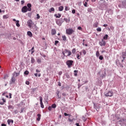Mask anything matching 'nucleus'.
Returning <instances> with one entry per match:
<instances>
[{
	"mask_svg": "<svg viewBox=\"0 0 126 126\" xmlns=\"http://www.w3.org/2000/svg\"><path fill=\"white\" fill-rule=\"evenodd\" d=\"M54 16H55V17H56V18H60V17H61L62 15H61V14H60V13H58V14H55L54 15Z\"/></svg>",
	"mask_w": 126,
	"mask_h": 126,
	"instance_id": "4468645a",
	"label": "nucleus"
},
{
	"mask_svg": "<svg viewBox=\"0 0 126 126\" xmlns=\"http://www.w3.org/2000/svg\"><path fill=\"white\" fill-rule=\"evenodd\" d=\"M31 51H32V55L33 54V53H34V47H33L32 49H31Z\"/></svg>",
	"mask_w": 126,
	"mask_h": 126,
	"instance_id": "79ce46f5",
	"label": "nucleus"
},
{
	"mask_svg": "<svg viewBox=\"0 0 126 126\" xmlns=\"http://www.w3.org/2000/svg\"><path fill=\"white\" fill-rule=\"evenodd\" d=\"M59 11H63V6H61L59 7Z\"/></svg>",
	"mask_w": 126,
	"mask_h": 126,
	"instance_id": "412c9836",
	"label": "nucleus"
},
{
	"mask_svg": "<svg viewBox=\"0 0 126 126\" xmlns=\"http://www.w3.org/2000/svg\"><path fill=\"white\" fill-rule=\"evenodd\" d=\"M27 34L28 35V36H29V37H32L33 36V34H32V32L30 31H28L27 32Z\"/></svg>",
	"mask_w": 126,
	"mask_h": 126,
	"instance_id": "dca6fc26",
	"label": "nucleus"
},
{
	"mask_svg": "<svg viewBox=\"0 0 126 126\" xmlns=\"http://www.w3.org/2000/svg\"><path fill=\"white\" fill-rule=\"evenodd\" d=\"M2 100L3 102H0V105H4V103L6 102V100H5V99L2 98Z\"/></svg>",
	"mask_w": 126,
	"mask_h": 126,
	"instance_id": "2eb2a0df",
	"label": "nucleus"
},
{
	"mask_svg": "<svg viewBox=\"0 0 126 126\" xmlns=\"http://www.w3.org/2000/svg\"><path fill=\"white\" fill-rule=\"evenodd\" d=\"M19 75H20V73H16V72H14V75L15 76H19Z\"/></svg>",
	"mask_w": 126,
	"mask_h": 126,
	"instance_id": "c756f323",
	"label": "nucleus"
},
{
	"mask_svg": "<svg viewBox=\"0 0 126 126\" xmlns=\"http://www.w3.org/2000/svg\"><path fill=\"white\" fill-rule=\"evenodd\" d=\"M24 74H25L26 75H28V74H29V71L28 70H26L24 72Z\"/></svg>",
	"mask_w": 126,
	"mask_h": 126,
	"instance_id": "f704fd0d",
	"label": "nucleus"
},
{
	"mask_svg": "<svg viewBox=\"0 0 126 126\" xmlns=\"http://www.w3.org/2000/svg\"><path fill=\"white\" fill-rule=\"evenodd\" d=\"M31 63H35V59H34V58H31Z\"/></svg>",
	"mask_w": 126,
	"mask_h": 126,
	"instance_id": "7c9ffc66",
	"label": "nucleus"
},
{
	"mask_svg": "<svg viewBox=\"0 0 126 126\" xmlns=\"http://www.w3.org/2000/svg\"><path fill=\"white\" fill-rule=\"evenodd\" d=\"M48 110H49V111H52V107L49 106Z\"/></svg>",
	"mask_w": 126,
	"mask_h": 126,
	"instance_id": "864d4df0",
	"label": "nucleus"
},
{
	"mask_svg": "<svg viewBox=\"0 0 126 126\" xmlns=\"http://www.w3.org/2000/svg\"><path fill=\"white\" fill-rule=\"evenodd\" d=\"M69 9V7H67V6H65V10L66 11H67V10H68Z\"/></svg>",
	"mask_w": 126,
	"mask_h": 126,
	"instance_id": "a19ab883",
	"label": "nucleus"
},
{
	"mask_svg": "<svg viewBox=\"0 0 126 126\" xmlns=\"http://www.w3.org/2000/svg\"><path fill=\"white\" fill-rule=\"evenodd\" d=\"M76 55H77V59L78 60H80V59H81V55H82V52L77 51Z\"/></svg>",
	"mask_w": 126,
	"mask_h": 126,
	"instance_id": "39448f33",
	"label": "nucleus"
},
{
	"mask_svg": "<svg viewBox=\"0 0 126 126\" xmlns=\"http://www.w3.org/2000/svg\"><path fill=\"white\" fill-rule=\"evenodd\" d=\"M9 18V16L8 14L4 15L3 16V19H7V18Z\"/></svg>",
	"mask_w": 126,
	"mask_h": 126,
	"instance_id": "a211bd4d",
	"label": "nucleus"
},
{
	"mask_svg": "<svg viewBox=\"0 0 126 126\" xmlns=\"http://www.w3.org/2000/svg\"><path fill=\"white\" fill-rule=\"evenodd\" d=\"M108 37H109L108 34H105V35L103 37V39L107 40L108 39Z\"/></svg>",
	"mask_w": 126,
	"mask_h": 126,
	"instance_id": "a878e982",
	"label": "nucleus"
},
{
	"mask_svg": "<svg viewBox=\"0 0 126 126\" xmlns=\"http://www.w3.org/2000/svg\"><path fill=\"white\" fill-rule=\"evenodd\" d=\"M57 107V105L56 104H53L52 105V108H55Z\"/></svg>",
	"mask_w": 126,
	"mask_h": 126,
	"instance_id": "58836bf2",
	"label": "nucleus"
},
{
	"mask_svg": "<svg viewBox=\"0 0 126 126\" xmlns=\"http://www.w3.org/2000/svg\"><path fill=\"white\" fill-rule=\"evenodd\" d=\"M62 54L64 57H65V54H67L66 57H69V56H71V51H70V50L66 49L63 52Z\"/></svg>",
	"mask_w": 126,
	"mask_h": 126,
	"instance_id": "f257e3e1",
	"label": "nucleus"
},
{
	"mask_svg": "<svg viewBox=\"0 0 126 126\" xmlns=\"http://www.w3.org/2000/svg\"><path fill=\"white\" fill-rule=\"evenodd\" d=\"M62 39L63 41H66V36H65V35H63L62 36Z\"/></svg>",
	"mask_w": 126,
	"mask_h": 126,
	"instance_id": "393cba45",
	"label": "nucleus"
},
{
	"mask_svg": "<svg viewBox=\"0 0 126 126\" xmlns=\"http://www.w3.org/2000/svg\"><path fill=\"white\" fill-rule=\"evenodd\" d=\"M13 21H16V25L17 27H20V24H19V21H18V20L16 21V19H13Z\"/></svg>",
	"mask_w": 126,
	"mask_h": 126,
	"instance_id": "9b49d317",
	"label": "nucleus"
},
{
	"mask_svg": "<svg viewBox=\"0 0 126 126\" xmlns=\"http://www.w3.org/2000/svg\"><path fill=\"white\" fill-rule=\"evenodd\" d=\"M98 24H99L98 23V22H95L93 25V27H94V28H97V27H98Z\"/></svg>",
	"mask_w": 126,
	"mask_h": 126,
	"instance_id": "ddd939ff",
	"label": "nucleus"
},
{
	"mask_svg": "<svg viewBox=\"0 0 126 126\" xmlns=\"http://www.w3.org/2000/svg\"><path fill=\"white\" fill-rule=\"evenodd\" d=\"M68 121H69V122H73V120H71V119H68Z\"/></svg>",
	"mask_w": 126,
	"mask_h": 126,
	"instance_id": "4d7b16f0",
	"label": "nucleus"
},
{
	"mask_svg": "<svg viewBox=\"0 0 126 126\" xmlns=\"http://www.w3.org/2000/svg\"><path fill=\"white\" fill-rule=\"evenodd\" d=\"M27 6L28 7V11H31L32 10V8H31V7H32V5L31 4V3H28Z\"/></svg>",
	"mask_w": 126,
	"mask_h": 126,
	"instance_id": "9d476101",
	"label": "nucleus"
},
{
	"mask_svg": "<svg viewBox=\"0 0 126 126\" xmlns=\"http://www.w3.org/2000/svg\"><path fill=\"white\" fill-rule=\"evenodd\" d=\"M59 75H61V74H63V72L62 71H59L58 73Z\"/></svg>",
	"mask_w": 126,
	"mask_h": 126,
	"instance_id": "8fccbe9b",
	"label": "nucleus"
},
{
	"mask_svg": "<svg viewBox=\"0 0 126 126\" xmlns=\"http://www.w3.org/2000/svg\"><path fill=\"white\" fill-rule=\"evenodd\" d=\"M74 76H77V73L78 72V70H75L74 71Z\"/></svg>",
	"mask_w": 126,
	"mask_h": 126,
	"instance_id": "b1692460",
	"label": "nucleus"
},
{
	"mask_svg": "<svg viewBox=\"0 0 126 126\" xmlns=\"http://www.w3.org/2000/svg\"><path fill=\"white\" fill-rule=\"evenodd\" d=\"M66 64L67 65L68 67L69 68H70V67H71V66H72V65L73 64V61L68 60L66 61Z\"/></svg>",
	"mask_w": 126,
	"mask_h": 126,
	"instance_id": "f03ea898",
	"label": "nucleus"
},
{
	"mask_svg": "<svg viewBox=\"0 0 126 126\" xmlns=\"http://www.w3.org/2000/svg\"><path fill=\"white\" fill-rule=\"evenodd\" d=\"M96 31H97V32H101V31H102V29H101V28H98L97 29H96Z\"/></svg>",
	"mask_w": 126,
	"mask_h": 126,
	"instance_id": "72a5a7b5",
	"label": "nucleus"
},
{
	"mask_svg": "<svg viewBox=\"0 0 126 126\" xmlns=\"http://www.w3.org/2000/svg\"><path fill=\"white\" fill-rule=\"evenodd\" d=\"M40 107L42 109H44V104H43V102H40Z\"/></svg>",
	"mask_w": 126,
	"mask_h": 126,
	"instance_id": "c9c22d12",
	"label": "nucleus"
},
{
	"mask_svg": "<svg viewBox=\"0 0 126 126\" xmlns=\"http://www.w3.org/2000/svg\"><path fill=\"white\" fill-rule=\"evenodd\" d=\"M52 11H55V8L54 7H52L49 9V12H52Z\"/></svg>",
	"mask_w": 126,
	"mask_h": 126,
	"instance_id": "2f4dec72",
	"label": "nucleus"
},
{
	"mask_svg": "<svg viewBox=\"0 0 126 126\" xmlns=\"http://www.w3.org/2000/svg\"><path fill=\"white\" fill-rule=\"evenodd\" d=\"M36 16H37V19H40V15H39V14H37L36 15Z\"/></svg>",
	"mask_w": 126,
	"mask_h": 126,
	"instance_id": "49530a36",
	"label": "nucleus"
},
{
	"mask_svg": "<svg viewBox=\"0 0 126 126\" xmlns=\"http://www.w3.org/2000/svg\"><path fill=\"white\" fill-rule=\"evenodd\" d=\"M27 23H28V26H29V27L30 28H32V25H33V24H34L33 23V21H32V20H29L28 21Z\"/></svg>",
	"mask_w": 126,
	"mask_h": 126,
	"instance_id": "423d86ee",
	"label": "nucleus"
},
{
	"mask_svg": "<svg viewBox=\"0 0 126 126\" xmlns=\"http://www.w3.org/2000/svg\"><path fill=\"white\" fill-rule=\"evenodd\" d=\"M99 60H100V61H103L104 57H103V56L101 55L99 56Z\"/></svg>",
	"mask_w": 126,
	"mask_h": 126,
	"instance_id": "e433bc0d",
	"label": "nucleus"
},
{
	"mask_svg": "<svg viewBox=\"0 0 126 126\" xmlns=\"http://www.w3.org/2000/svg\"><path fill=\"white\" fill-rule=\"evenodd\" d=\"M11 96H12V94H11V93H9V98H10V99H11V98H12Z\"/></svg>",
	"mask_w": 126,
	"mask_h": 126,
	"instance_id": "6e6d98bb",
	"label": "nucleus"
},
{
	"mask_svg": "<svg viewBox=\"0 0 126 126\" xmlns=\"http://www.w3.org/2000/svg\"><path fill=\"white\" fill-rule=\"evenodd\" d=\"M15 80H16L15 78L12 77L11 79V83H14V82H15Z\"/></svg>",
	"mask_w": 126,
	"mask_h": 126,
	"instance_id": "4be33fe9",
	"label": "nucleus"
},
{
	"mask_svg": "<svg viewBox=\"0 0 126 126\" xmlns=\"http://www.w3.org/2000/svg\"><path fill=\"white\" fill-rule=\"evenodd\" d=\"M58 44H59V41L58 40L55 41L54 45H58Z\"/></svg>",
	"mask_w": 126,
	"mask_h": 126,
	"instance_id": "a18cd8bd",
	"label": "nucleus"
},
{
	"mask_svg": "<svg viewBox=\"0 0 126 126\" xmlns=\"http://www.w3.org/2000/svg\"><path fill=\"white\" fill-rule=\"evenodd\" d=\"M122 59H124V60H126V56H123L122 55Z\"/></svg>",
	"mask_w": 126,
	"mask_h": 126,
	"instance_id": "052dcab7",
	"label": "nucleus"
},
{
	"mask_svg": "<svg viewBox=\"0 0 126 126\" xmlns=\"http://www.w3.org/2000/svg\"><path fill=\"white\" fill-rule=\"evenodd\" d=\"M99 56H100V53L99 52V51H97L96 52V56L98 57Z\"/></svg>",
	"mask_w": 126,
	"mask_h": 126,
	"instance_id": "cd10ccee",
	"label": "nucleus"
},
{
	"mask_svg": "<svg viewBox=\"0 0 126 126\" xmlns=\"http://www.w3.org/2000/svg\"><path fill=\"white\" fill-rule=\"evenodd\" d=\"M57 33V31L55 29H52L51 30V34L52 35H56Z\"/></svg>",
	"mask_w": 126,
	"mask_h": 126,
	"instance_id": "f8f14e48",
	"label": "nucleus"
},
{
	"mask_svg": "<svg viewBox=\"0 0 126 126\" xmlns=\"http://www.w3.org/2000/svg\"><path fill=\"white\" fill-rule=\"evenodd\" d=\"M82 53H83V55H85L87 53L86 51H85V50H83Z\"/></svg>",
	"mask_w": 126,
	"mask_h": 126,
	"instance_id": "4c0bfd02",
	"label": "nucleus"
},
{
	"mask_svg": "<svg viewBox=\"0 0 126 126\" xmlns=\"http://www.w3.org/2000/svg\"><path fill=\"white\" fill-rule=\"evenodd\" d=\"M7 77H8V75H5L3 77V79H6Z\"/></svg>",
	"mask_w": 126,
	"mask_h": 126,
	"instance_id": "37998d69",
	"label": "nucleus"
},
{
	"mask_svg": "<svg viewBox=\"0 0 126 126\" xmlns=\"http://www.w3.org/2000/svg\"><path fill=\"white\" fill-rule=\"evenodd\" d=\"M75 52H76V49L75 48H73L72 50V53L74 55V54H75Z\"/></svg>",
	"mask_w": 126,
	"mask_h": 126,
	"instance_id": "bb28decb",
	"label": "nucleus"
},
{
	"mask_svg": "<svg viewBox=\"0 0 126 126\" xmlns=\"http://www.w3.org/2000/svg\"><path fill=\"white\" fill-rule=\"evenodd\" d=\"M75 31L72 29H67L66 30V33L67 35H72V33H74Z\"/></svg>",
	"mask_w": 126,
	"mask_h": 126,
	"instance_id": "7ed1b4c3",
	"label": "nucleus"
},
{
	"mask_svg": "<svg viewBox=\"0 0 126 126\" xmlns=\"http://www.w3.org/2000/svg\"><path fill=\"white\" fill-rule=\"evenodd\" d=\"M72 13H73V14H74V13H75V9H73L72 10Z\"/></svg>",
	"mask_w": 126,
	"mask_h": 126,
	"instance_id": "603ef678",
	"label": "nucleus"
},
{
	"mask_svg": "<svg viewBox=\"0 0 126 126\" xmlns=\"http://www.w3.org/2000/svg\"><path fill=\"white\" fill-rule=\"evenodd\" d=\"M26 84H27V85H29L30 84V82H29V81H26Z\"/></svg>",
	"mask_w": 126,
	"mask_h": 126,
	"instance_id": "3c124183",
	"label": "nucleus"
},
{
	"mask_svg": "<svg viewBox=\"0 0 126 126\" xmlns=\"http://www.w3.org/2000/svg\"><path fill=\"white\" fill-rule=\"evenodd\" d=\"M63 22V18L56 20V23L59 25V26H61Z\"/></svg>",
	"mask_w": 126,
	"mask_h": 126,
	"instance_id": "20e7f679",
	"label": "nucleus"
},
{
	"mask_svg": "<svg viewBox=\"0 0 126 126\" xmlns=\"http://www.w3.org/2000/svg\"><path fill=\"white\" fill-rule=\"evenodd\" d=\"M14 113H15V114H18V111H17V110H15V111H14Z\"/></svg>",
	"mask_w": 126,
	"mask_h": 126,
	"instance_id": "13d9d810",
	"label": "nucleus"
},
{
	"mask_svg": "<svg viewBox=\"0 0 126 126\" xmlns=\"http://www.w3.org/2000/svg\"><path fill=\"white\" fill-rule=\"evenodd\" d=\"M57 95L58 96L59 99H61V96H60V91H58L56 92Z\"/></svg>",
	"mask_w": 126,
	"mask_h": 126,
	"instance_id": "5701e85b",
	"label": "nucleus"
},
{
	"mask_svg": "<svg viewBox=\"0 0 126 126\" xmlns=\"http://www.w3.org/2000/svg\"><path fill=\"white\" fill-rule=\"evenodd\" d=\"M76 126H80V125H79V123H76Z\"/></svg>",
	"mask_w": 126,
	"mask_h": 126,
	"instance_id": "774afa93",
	"label": "nucleus"
},
{
	"mask_svg": "<svg viewBox=\"0 0 126 126\" xmlns=\"http://www.w3.org/2000/svg\"><path fill=\"white\" fill-rule=\"evenodd\" d=\"M107 26H108L107 24H104L103 25V27H107Z\"/></svg>",
	"mask_w": 126,
	"mask_h": 126,
	"instance_id": "0e129e2a",
	"label": "nucleus"
},
{
	"mask_svg": "<svg viewBox=\"0 0 126 126\" xmlns=\"http://www.w3.org/2000/svg\"><path fill=\"white\" fill-rule=\"evenodd\" d=\"M66 94H65V93H63V94H62V95H63V96H66Z\"/></svg>",
	"mask_w": 126,
	"mask_h": 126,
	"instance_id": "69168bd1",
	"label": "nucleus"
},
{
	"mask_svg": "<svg viewBox=\"0 0 126 126\" xmlns=\"http://www.w3.org/2000/svg\"><path fill=\"white\" fill-rule=\"evenodd\" d=\"M21 4H24V3H25V1L21 0Z\"/></svg>",
	"mask_w": 126,
	"mask_h": 126,
	"instance_id": "09e8293b",
	"label": "nucleus"
},
{
	"mask_svg": "<svg viewBox=\"0 0 126 126\" xmlns=\"http://www.w3.org/2000/svg\"><path fill=\"white\" fill-rule=\"evenodd\" d=\"M113 94H114V93L113 92L109 91L105 94V96H106V97H112Z\"/></svg>",
	"mask_w": 126,
	"mask_h": 126,
	"instance_id": "0eeeda50",
	"label": "nucleus"
},
{
	"mask_svg": "<svg viewBox=\"0 0 126 126\" xmlns=\"http://www.w3.org/2000/svg\"><path fill=\"white\" fill-rule=\"evenodd\" d=\"M58 85H59V86H62V83H61V82H59Z\"/></svg>",
	"mask_w": 126,
	"mask_h": 126,
	"instance_id": "680f3d73",
	"label": "nucleus"
},
{
	"mask_svg": "<svg viewBox=\"0 0 126 126\" xmlns=\"http://www.w3.org/2000/svg\"><path fill=\"white\" fill-rule=\"evenodd\" d=\"M78 30H82V28H81V27H78Z\"/></svg>",
	"mask_w": 126,
	"mask_h": 126,
	"instance_id": "5fc2aeb1",
	"label": "nucleus"
},
{
	"mask_svg": "<svg viewBox=\"0 0 126 126\" xmlns=\"http://www.w3.org/2000/svg\"><path fill=\"white\" fill-rule=\"evenodd\" d=\"M41 71V70H39V69H36V72H40Z\"/></svg>",
	"mask_w": 126,
	"mask_h": 126,
	"instance_id": "bf43d9fd",
	"label": "nucleus"
},
{
	"mask_svg": "<svg viewBox=\"0 0 126 126\" xmlns=\"http://www.w3.org/2000/svg\"><path fill=\"white\" fill-rule=\"evenodd\" d=\"M41 59H37V62L38 63H41Z\"/></svg>",
	"mask_w": 126,
	"mask_h": 126,
	"instance_id": "c03bdc74",
	"label": "nucleus"
},
{
	"mask_svg": "<svg viewBox=\"0 0 126 126\" xmlns=\"http://www.w3.org/2000/svg\"><path fill=\"white\" fill-rule=\"evenodd\" d=\"M7 123L9 125H10V123H11L12 124H13V120L11 119H8L7 120Z\"/></svg>",
	"mask_w": 126,
	"mask_h": 126,
	"instance_id": "f3484780",
	"label": "nucleus"
},
{
	"mask_svg": "<svg viewBox=\"0 0 126 126\" xmlns=\"http://www.w3.org/2000/svg\"><path fill=\"white\" fill-rule=\"evenodd\" d=\"M40 103L43 102V97L42 96H39Z\"/></svg>",
	"mask_w": 126,
	"mask_h": 126,
	"instance_id": "c85d7f7f",
	"label": "nucleus"
},
{
	"mask_svg": "<svg viewBox=\"0 0 126 126\" xmlns=\"http://www.w3.org/2000/svg\"><path fill=\"white\" fill-rule=\"evenodd\" d=\"M38 118H37V121L39 122L41 120V115L40 114H37Z\"/></svg>",
	"mask_w": 126,
	"mask_h": 126,
	"instance_id": "6ab92c4d",
	"label": "nucleus"
},
{
	"mask_svg": "<svg viewBox=\"0 0 126 126\" xmlns=\"http://www.w3.org/2000/svg\"><path fill=\"white\" fill-rule=\"evenodd\" d=\"M87 0H84L83 1V4L84 5V6H85L86 7H87Z\"/></svg>",
	"mask_w": 126,
	"mask_h": 126,
	"instance_id": "aec40b11",
	"label": "nucleus"
},
{
	"mask_svg": "<svg viewBox=\"0 0 126 126\" xmlns=\"http://www.w3.org/2000/svg\"><path fill=\"white\" fill-rule=\"evenodd\" d=\"M64 116H65V117H66V116H70V115L66 113H64Z\"/></svg>",
	"mask_w": 126,
	"mask_h": 126,
	"instance_id": "de8ad7c7",
	"label": "nucleus"
},
{
	"mask_svg": "<svg viewBox=\"0 0 126 126\" xmlns=\"http://www.w3.org/2000/svg\"><path fill=\"white\" fill-rule=\"evenodd\" d=\"M1 126H6V125L4 124H2Z\"/></svg>",
	"mask_w": 126,
	"mask_h": 126,
	"instance_id": "338daca9",
	"label": "nucleus"
},
{
	"mask_svg": "<svg viewBox=\"0 0 126 126\" xmlns=\"http://www.w3.org/2000/svg\"><path fill=\"white\" fill-rule=\"evenodd\" d=\"M100 46H105L106 45V41L103 39H102L101 42H99Z\"/></svg>",
	"mask_w": 126,
	"mask_h": 126,
	"instance_id": "1a4fd4ad",
	"label": "nucleus"
},
{
	"mask_svg": "<svg viewBox=\"0 0 126 126\" xmlns=\"http://www.w3.org/2000/svg\"><path fill=\"white\" fill-rule=\"evenodd\" d=\"M22 11L24 13H25V12H27L28 11V8H27V6H24L22 8Z\"/></svg>",
	"mask_w": 126,
	"mask_h": 126,
	"instance_id": "6e6552de",
	"label": "nucleus"
},
{
	"mask_svg": "<svg viewBox=\"0 0 126 126\" xmlns=\"http://www.w3.org/2000/svg\"><path fill=\"white\" fill-rule=\"evenodd\" d=\"M45 81H49V78H46L45 79Z\"/></svg>",
	"mask_w": 126,
	"mask_h": 126,
	"instance_id": "e2e57ef3",
	"label": "nucleus"
},
{
	"mask_svg": "<svg viewBox=\"0 0 126 126\" xmlns=\"http://www.w3.org/2000/svg\"><path fill=\"white\" fill-rule=\"evenodd\" d=\"M122 56L126 57V51H125V52H122Z\"/></svg>",
	"mask_w": 126,
	"mask_h": 126,
	"instance_id": "473e14b6",
	"label": "nucleus"
},
{
	"mask_svg": "<svg viewBox=\"0 0 126 126\" xmlns=\"http://www.w3.org/2000/svg\"><path fill=\"white\" fill-rule=\"evenodd\" d=\"M63 20L65 21V22H69V20H68L67 18H64Z\"/></svg>",
	"mask_w": 126,
	"mask_h": 126,
	"instance_id": "ea45409f",
	"label": "nucleus"
}]
</instances>
